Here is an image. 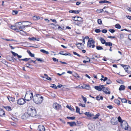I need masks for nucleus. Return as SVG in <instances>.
I'll return each mask as SVG.
<instances>
[{"mask_svg": "<svg viewBox=\"0 0 131 131\" xmlns=\"http://www.w3.org/2000/svg\"><path fill=\"white\" fill-rule=\"evenodd\" d=\"M33 100L34 103L37 104H41L43 100V97L39 94L35 95L33 97Z\"/></svg>", "mask_w": 131, "mask_h": 131, "instance_id": "nucleus-1", "label": "nucleus"}, {"mask_svg": "<svg viewBox=\"0 0 131 131\" xmlns=\"http://www.w3.org/2000/svg\"><path fill=\"white\" fill-rule=\"evenodd\" d=\"M27 113L30 116L32 117L35 116L36 115V109L33 107H29L28 108Z\"/></svg>", "mask_w": 131, "mask_h": 131, "instance_id": "nucleus-2", "label": "nucleus"}, {"mask_svg": "<svg viewBox=\"0 0 131 131\" xmlns=\"http://www.w3.org/2000/svg\"><path fill=\"white\" fill-rule=\"evenodd\" d=\"M33 97V94L32 92L30 90L27 91L24 97L25 100L29 101L31 100Z\"/></svg>", "mask_w": 131, "mask_h": 131, "instance_id": "nucleus-3", "label": "nucleus"}, {"mask_svg": "<svg viewBox=\"0 0 131 131\" xmlns=\"http://www.w3.org/2000/svg\"><path fill=\"white\" fill-rule=\"evenodd\" d=\"M121 126L122 128L125 130H127L128 131H130L131 130L130 127H129L127 123L125 121H123L122 123H121Z\"/></svg>", "mask_w": 131, "mask_h": 131, "instance_id": "nucleus-4", "label": "nucleus"}, {"mask_svg": "<svg viewBox=\"0 0 131 131\" xmlns=\"http://www.w3.org/2000/svg\"><path fill=\"white\" fill-rule=\"evenodd\" d=\"M104 85H101V86L102 88V90L106 94H110L111 92L109 91V88L107 87L105 88L104 86Z\"/></svg>", "mask_w": 131, "mask_h": 131, "instance_id": "nucleus-5", "label": "nucleus"}, {"mask_svg": "<svg viewBox=\"0 0 131 131\" xmlns=\"http://www.w3.org/2000/svg\"><path fill=\"white\" fill-rule=\"evenodd\" d=\"M25 100L23 98L20 99L18 100L17 103L19 105H23L25 103Z\"/></svg>", "mask_w": 131, "mask_h": 131, "instance_id": "nucleus-6", "label": "nucleus"}, {"mask_svg": "<svg viewBox=\"0 0 131 131\" xmlns=\"http://www.w3.org/2000/svg\"><path fill=\"white\" fill-rule=\"evenodd\" d=\"M95 41L92 38L89 39L87 43V45L90 48L91 47L92 44H94Z\"/></svg>", "mask_w": 131, "mask_h": 131, "instance_id": "nucleus-7", "label": "nucleus"}, {"mask_svg": "<svg viewBox=\"0 0 131 131\" xmlns=\"http://www.w3.org/2000/svg\"><path fill=\"white\" fill-rule=\"evenodd\" d=\"M53 107L54 108L57 110H58L61 108V106L57 103L53 104Z\"/></svg>", "mask_w": 131, "mask_h": 131, "instance_id": "nucleus-8", "label": "nucleus"}, {"mask_svg": "<svg viewBox=\"0 0 131 131\" xmlns=\"http://www.w3.org/2000/svg\"><path fill=\"white\" fill-rule=\"evenodd\" d=\"M76 45L78 48L82 50L84 48V45L82 43H79Z\"/></svg>", "mask_w": 131, "mask_h": 131, "instance_id": "nucleus-9", "label": "nucleus"}, {"mask_svg": "<svg viewBox=\"0 0 131 131\" xmlns=\"http://www.w3.org/2000/svg\"><path fill=\"white\" fill-rule=\"evenodd\" d=\"M38 129L40 131H45V127L42 125H39Z\"/></svg>", "mask_w": 131, "mask_h": 131, "instance_id": "nucleus-10", "label": "nucleus"}, {"mask_svg": "<svg viewBox=\"0 0 131 131\" xmlns=\"http://www.w3.org/2000/svg\"><path fill=\"white\" fill-rule=\"evenodd\" d=\"M123 65L124 66H123V67L125 70V71L128 74L130 73L131 71H128V68L129 66L127 65Z\"/></svg>", "mask_w": 131, "mask_h": 131, "instance_id": "nucleus-11", "label": "nucleus"}, {"mask_svg": "<svg viewBox=\"0 0 131 131\" xmlns=\"http://www.w3.org/2000/svg\"><path fill=\"white\" fill-rule=\"evenodd\" d=\"M75 18H77L78 19H73L75 21H80L82 23L83 20L82 18L80 17H79L78 16H75Z\"/></svg>", "mask_w": 131, "mask_h": 131, "instance_id": "nucleus-12", "label": "nucleus"}, {"mask_svg": "<svg viewBox=\"0 0 131 131\" xmlns=\"http://www.w3.org/2000/svg\"><path fill=\"white\" fill-rule=\"evenodd\" d=\"M11 53L13 54V56H17L18 58L19 59H20V58H22V56L21 55H18V54L11 51Z\"/></svg>", "mask_w": 131, "mask_h": 131, "instance_id": "nucleus-13", "label": "nucleus"}, {"mask_svg": "<svg viewBox=\"0 0 131 131\" xmlns=\"http://www.w3.org/2000/svg\"><path fill=\"white\" fill-rule=\"evenodd\" d=\"M67 124H69L70 126L71 127L74 126L76 125V124L74 122H68Z\"/></svg>", "mask_w": 131, "mask_h": 131, "instance_id": "nucleus-14", "label": "nucleus"}, {"mask_svg": "<svg viewBox=\"0 0 131 131\" xmlns=\"http://www.w3.org/2000/svg\"><path fill=\"white\" fill-rule=\"evenodd\" d=\"M28 39L30 41L32 40H37L38 41H39V39L38 38H35L34 37H32V38L29 37L28 38Z\"/></svg>", "mask_w": 131, "mask_h": 131, "instance_id": "nucleus-15", "label": "nucleus"}, {"mask_svg": "<svg viewBox=\"0 0 131 131\" xmlns=\"http://www.w3.org/2000/svg\"><path fill=\"white\" fill-rule=\"evenodd\" d=\"M80 12V10H70L69 11V13H73L75 14H78Z\"/></svg>", "mask_w": 131, "mask_h": 131, "instance_id": "nucleus-16", "label": "nucleus"}, {"mask_svg": "<svg viewBox=\"0 0 131 131\" xmlns=\"http://www.w3.org/2000/svg\"><path fill=\"white\" fill-rule=\"evenodd\" d=\"M101 85H100V86H94L95 89L99 91H101L102 90V88L101 86Z\"/></svg>", "mask_w": 131, "mask_h": 131, "instance_id": "nucleus-17", "label": "nucleus"}, {"mask_svg": "<svg viewBox=\"0 0 131 131\" xmlns=\"http://www.w3.org/2000/svg\"><path fill=\"white\" fill-rule=\"evenodd\" d=\"M101 41V43L103 44H105L106 41L103 38L100 37L99 39Z\"/></svg>", "mask_w": 131, "mask_h": 131, "instance_id": "nucleus-18", "label": "nucleus"}, {"mask_svg": "<svg viewBox=\"0 0 131 131\" xmlns=\"http://www.w3.org/2000/svg\"><path fill=\"white\" fill-rule=\"evenodd\" d=\"M125 86L124 85H122L120 86L119 90L120 91L123 90H125Z\"/></svg>", "mask_w": 131, "mask_h": 131, "instance_id": "nucleus-19", "label": "nucleus"}, {"mask_svg": "<svg viewBox=\"0 0 131 131\" xmlns=\"http://www.w3.org/2000/svg\"><path fill=\"white\" fill-rule=\"evenodd\" d=\"M5 114V112L2 109H0V116H2Z\"/></svg>", "mask_w": 131, "mask_h": 131, "instance_id": "nucleus-20", "label": "nucleus"}, {"mask_svg": "<svg viewBox=\"0 0 131 131\" xmlns=\"http://www.w3.org/2000/svg\"><path fill=\"white\" fill-rule=\"evenodd\" d=\"M40 17L38 16H35L33 17V19L34 20H37L40 19Z\"/></svg>", "mask_w": 131, "mask_h": 131, "instance_id": "nucleus-21", "label": "nucleus"}, {"mask_svg": "<svg viewBox=\"0 0 131 131\" xmlns=\"http://www.w3.org/2000/svg\"><path fill=\"white\" fill-rule=\"evenodd\" d=\"M96 99L98 101H99L100 100H102L103 99V97L102 96H101L100 97H99V96H97L96 97Z\"/></svg>", "mask_w": 131, "mask_h": 131, "instance_id": "nucleus-22", "label": "nucleus"}, {"mask_svg": "<svg viewBox=\"0 0 131 131\" xmlns=\"http://www.w3.org/2000/svg\"><path fill=\"white\" fill-rule=\"evenodd\" d=\"M7 97L8 100L10 102L11 101L13 102L14 100V99L13 97L9 96H8Z\"/></svg>", "mask_w": 131, "mask_h": 131, "instance_id": "nucleus-23", "label": "nucleus"}, {"mask_svg": "<svg viewBox=\"0 0 131 131\" xmlns=\"http://www.w3.org/2000/svg\"><path fill=\"white\" fill-rule=\"evenodd\" d=\"M84 114L88 117H90L92 116V115L89 112H86L84 113Z\"/></svg>", "mask_w": 131, "mask_h": 131, "instance_id": "nucleus-24", "label": "nucleus"}, {"mask_svg": "<svg viewBox=\"0 0 131 131\" xmlns=\"http://www.w3.org/2000/svg\"><path fill=\"white\" fill-rule=\"evenodd\" d=\"M115 103L117 104L118 105H120V103L118 99H115L114 100Z\"/></svg>", "mask_w": 131, "mask_h": 131, "instance_id": "nucleus-25", "label": "nucleus"}, {"mask_svg": "<svg viewBox=\"0 0 131 131\" xmlns=\"http://www.w3.org/2000/svg\"><path fill=\"white\" fill-rule=\"evenodd\" d=\"M27 52L28 53L29 55L31 57H34L35 55L34 54L32 53L29 50H28Z\"/></svg>", "mask_w": 131, "mask_h": 131, "instance_id": "nucleus-26", "label": "nucleus"}, {"mask_svg": "<svg viewBox=\"0 0 131 131\" xmlns=\"http://www.w3.org/2000/svg\"><path fill=\"white\" fill-rule=\"evenodd\" d=\"M118 98L121 99L123 103H127V100L125 99H122L120 97H118Z\"/></svg>", "mask_w": 131, "mask_h": 131, "instance_id": "nucleus-27", "label": "nucleus"}, {"mask_svg": "<svg viewBox=\"0 0 131 131\" xmlns=\"http://www.w3.org/2000/svg\"><path fill=\"white\" fill-rule=\"evenodd\" d=\"M40 51L43 53L46 54H48L49 53L48 52L46 51L44 49H41L40 50Z\"/></svg>", "mask_w": 131, "mask_h": 131, "instance_id": "nucleus-28", "label": "nucleus"}, {"mask_svg": "<svg viewBox=\"0 0 131 131\" xmlns=\"http://www.w3.org/2000/svg\"><path fill=\"white\" fill-rule=\"evenodd\" d=\"M112 43L110 42H106L105 43V45L106 46H112Z\"/></svg>", "mask_w": 131, "mask_h": 131, "instance_id": "nucleus-29", "label": "nucleus"}, {"mask_svg": "<svg viewBox=\"0 0 131 131\" xmlns=\"http://www.w3.org/2000/svg\"><path fill=\"white\" fill-rule=\"evenodd\" d=\"M115 27L117 29H120L121 28V25L118 24H116L115 25Z\"/></svg>", "mask_w": 131, "mask_h": 131, "instance_id": "nucleus-30", "label": "nucleus"}, {"mask_svg": "<svg viewBox=\"0 0 131 131\" xmlns=\"http://www.w3.org/2000/svg\"><path fill=\"white\" fill-rule=\"evenodd\" d=\"M80 109L79 107H78V106H76V112L79 113L80 114Z\"/></svg>", "mask_w": 131, "mask_h": 131, "instance_id": "nucleus-31", "label": "nucleus"}, {"mask_svg": "<svg viewBox=\"0 0 131 131\" xmlns=\"http://www.w3.org/2000/svg\"><path fill=\"white\" fill-rule=\"evenodd\" d=\"M28 58H25L23 59H19V60L20 61H28Z\"/></svg>", "mask_w": 131, "mask_h": 131, "instance_id": "nucleus-32", "label": "nucleus"}, {"mask_svg": "<svg viewBox=\"0 0 131 131\" xmlns=\"http://www.w3.org/2000/svg\"><path fill=\"white\" fill-rule=\"evenodd\" d=\"M19 23H20L21 24H22V23L21 22H19L18 23H17L15 24V26H16V28H17V30L18 28H17V26H20V25H19Z\"/></svg>", "mask_w": 131, "mask_h": 131, "instance_id": "nucleus-33", "label": "nucleus"}, {"mask_svg": "<svg viewBox=\"0 0 131 131\" xmlns=\"http://www.w3.org/2000/svg\"><path fill=\"white\" fill-rule=\"evenodd\" d=\"M4 107L7 111H10L11 110V108L9 106H7L5 107Z\"/></svg>", "mask_w": 131, "mask_h": 131, "instance_id": "nucleus-34", "label": "nucleus"}, {"mask_svg": "<svg viewBox=\"0 0 131 131\" xmlns=\"http://www.w3.org/2000/svg\"><path fill=\"white\" fill-rule=\"evenodd\" d=\"M10 28L11 29L14 30H17V29L16 28V26H11Z\"/></svg>", "mask_w": 131, "mask_h": 131, "instance_id": "nucleus-35", "label": "nucleus"}, {"mask_svg": "<svg viewBox=\"0 0 131 131\" xmlns=\"http://www.w3.org/2000/svg\"><path fill=\"white\" fill-rule=\"evenodd\" d=\"M36 59L37 60L40 61L41 62H44V61L43 60H42L40 58H36Z\"/></svg>", "mask_w": 131, "mask_h": 131, "instance_id": "nucleus-36", "label": "nucleus"}, {"mask_svg": "<svg viewBox=\"0 0 131 131\" xmlns=\"http://www.w3.org/2000/svg\"><path fill=\"white\" fill-rule=\"evenodd\" d=\"M17 28H18L19 29H22L25 28V26L23 25L21 26H17Z\"/></svg>", "mask_w": 131, "mask_h": 131, "instance_id": "nucleus-37", "label": "nucleus"}, {"mask_svg": "<svg viewBox=\"0 0 131 131\" xmlns=\"http://www.w3.org/2000/svg\"><path fill=\"white\" fill-rule=\"evenodd\" d=\"M97 22L100 25H101L102 24V21L100 19H98L97 20Z\"/></svg>", "mask_w": 131, "mask_h": 131, "instance_id": "nucleus-38", "label": "nucleus"}, {"mask_svg": "<svg viewBox=\"0 0 131 131\" xmlns=\"http://www.w3.org/2000/svg\"><path fill=\"white\" fill-rule=\"evenodd\" d=\"M96 49L99 50H101L103 49V48L102 47L97 46L96 47Z\"/></svg>", "mask_w": 131, "mask_h": 131, "instance_id": "nucleus-39", "label": "nucleus"}, {"mask_svg": "<svg viewBox=\"0 0 131 131\" xmlns=\"http://www.w3.org/2000/svg\"><path fill=\"white\" fill-rule=\"evenodd\" d=\"M51 87L55 89H57V87L55 84H52Z\"/></svg>", "mask_w": 131, "mask_h": 131, "instance_id": "nucleus-40", "label": "nucleus"}, {"mask_svg": "<svg viewBox=\"0 0 131 131\" xmlns=\"http://www.w3.org/2000/svg\"><path fill=\"white\" fill-rule=\"evenodd\" d=\"M85 85L84 89H87L89 90L90 88V86L89 85L85 84Z\"/></svg>", "mask_w": 131, "mask_h": 131, "instance_id": "nucleus-41", "label": "nucleus"}, {"mask_svg": "<svg viewBox=\"0 0 131 131\" xmlns=\"http://www.w3.org/2000/svg\"><path fill=\"white\" fill-rule=\"evenodd\" d=\"M67 118L70 119L74 120L75 119V117H70L68 116L67 117Z\"/></svg>", "mask_w": 131, "mask_h": 131, "instance_id": "nucleus-42", "label": "nucleus"}, {"mask_svg": "<svg viewBox=\"0 0 131 131\" xmlns=\"http://www.w3.org/2000/svg\"><path fill=\"white\" fill-rule=\"evenodd\" d=\"M125 34H121L120 35V38L121 39H123L124 37Z\"/></svg>", "mask_w": 131, "mask_h": 131, "instance_id": "nucleus-43", "label": "nucleus"}, {"mask_svg": "<svg viewBox=\"0 0 131 131\" xmlns=\"http://www.w3.org/2000/svg\"><path fill=\"white\" fill-rule=\"evenodd\" d=\"M118 121L121 123H121H122V121H123L122 120L121 117L120 116H119L118 118Z\"/></svg>", "mask_w": 131, "mask_h": 131, "instance_id": "nucleus-44", "label": "nucleus"}, {"mask_svg": "<svg viewBox=\"0 0 131 131\" xmlns=\"http://www.w3.org/2000/svg\"><path fill=\"white\" fill-rule=\"evenodd\" d=\"M99 115L100 114L99 113L97 114L93 118L95 119L98 118V117L99 116Z\"/></svg>", "mask_w": 131, "mask_h": 131, "instance_id": "nucleus-45", "label": "nucleus"}, {"mask_svg": "<svg viewBox=\"0 0 131 131\" xmlns=\"http://www.w3.org/2000/svg\"><path fill=\"white\" fill-rule=\"evenodd\" d=\"M67 107L72 111H74V109L71 106H67Z\"/></svg>", "mask_w": 131, "mask_h": 131, "instance_id": "nucleus-46", "label": "nucleus"}, {"mask_svg": "<svg viewBox=\"0 0 131 131\" xmlns=\"http://www.w3.org/2000/svg\"><path fill=\"white\" fill-rule=\"evenodd\" d=\"M18 13V11H15V10L13 11L12 14L13 15H16Z\"/></svg>", "mask_w": 131, "mask_h": 131, "instance_id": "nucleus-47", "label": "nucleus"}, {"mask_svg": "<svg viewBox=\"0 0 131 131\" xmlns=\"http://www.w3.org/2000/svg\"><path fill=\"white\" fill-rule=\"evenodd\" d=\"M76 88H80V89H84V87L83 86H80V85H79V86H76L75 87Z\"/></svg>", "mask_w": 131, "mask_h": 131, "instance_id": "nucleus-48", "label": "nucleus"}, {"mask_svg": "<svg viewBox=\"0 0 131 131\" xmlns=\"http://www.w3.org/2000/svg\"><path fill=\"white\" fill-rule=\"evenodd\" d=\"M112 83V81L109 79H108L106 81V84H111Z\"/></svg>", "mask_w": 131, "mask_h": 131, "instance_id": "nucleus-49", "label": "nucleus"}, {"mask_svg": "<svg viewBox=\"0 0 131 131\" xmlns=\"http://www.w3.org/2000/svg\"><path fill=\"white\" fill-rule=\"evenodd\" d=\"M95 31L97 33H99L101 32V30L100 29H96L95 30Z\"/></svg>", "mask_w": 131, "mask_h": 131, "instance_id": "nucleus-50", "label": "nucleus"}, {"mask_svg": "<svg viewBox=\"0 0 131 131\" xmlns=\"http://www.w3.org/2000/svg\"><path fill=\"white\" fill-rule=\"evenodd\" d=\"M108 31L111 33H113L115 32V30L113 29H110Z\"/></svg>", "mask_w": 131, "mask_h": 131, "instance_id": "nucleus-51", "label": "nucleus"}, {"mask_svg": "<svg viewBox=\"0 0 131 131\" xmlns=\"http://www.w3.org/2000/svg\"><path fill=\"white\" fill-rule=\"evenodd\" d=\"M107 30L106 29H104L102 30V32L104 33H106L107 32Z\"/></svg>", "mask_w": 131, "mask_h": 131, "instance_id": "nucleus-52", "label": "nucleus"}, {"mask_svg": "<svg viewBox=\"0 0 131 131\" xmlns=\"http://www.w3.org/2000/svg\"><path fill=\"white\" fill-rule=\"evenodd\" d=\"M79 105V106H81L82 107H85V104H82L81 103H80Z\"/></svg>", "mask_w": 131, "mask_h": 131, "instance_id": "nucleus-53", "label": "nucleus"}, {"mask_svg": "<svg viewBox=\"0 0 131 131\" xmlns=\"http://www.w3.org/2000/svg\"><path fill=\"white\" fill-rule=\"evenodd\" d=\"M82 23L80 21H79L76 24V25H77L78 26H80V25L82 24Z\"/></svg>", "mask_w": 131, "mask_h": 131, "instance_id": "nucleus-54", "label": "nucleus"}, {"mask_svg": "<svg viewBox=\"0 0 131 131\" xmlns=\"http://www.w3.org/2000/svg\"><path fill=\"white\" fill-rule=\"evenodd\" d=\"M122 81L121 80H117V82L120 83H122Z\"/></svg>", "mask_w": 131, "mask_h": 131, "instance_id": "nucleus-55", "label": "nucleus"}, {"mask_svg": "<svg viewBox=\"0 0 131 131\" xmlns=\"http://www.w3.org/2000/svg\"><path fill=\"white\" fill-rule=\"evenodd\" d=\"M105 3V0L100 1L99 2V3Z\"/></svg>", "mask_w": 131, "mask_h": 131, "instance_id": "nucleus-56", "label": "nucleus"}, {"mask_svg": "<svg viewBox=\"0 0 131 131\" xmlns=\"http://www.w3.org/2000/svg\"><path fill=\"white\" fill-rule=\"evenodd\" d=\"M52 59H53V60L54 62H56V61L58 62V59H56L55 58H52Z\"/></svg>", "mask_w": 131, "mask_h": 131, "instance_id": "nucleus-57", "label": "nucleus"}, {"mask_svg": "<svg viewBox=\"0 0 131 131\" xmlns=\"http://www.w3.org/2000/svg\"><path fill=\"white\" fill-rule=\"evenodd\" d=\"M118 122L116 121L115 122H112V124L113 125H116L117 124Z\"/></svg>", "mask_w": 131, "mask_h": 131, "instance_id": "nucleus-58", "label": "nucleus"}, {"mask_svg": "<svg viewBox=\"0 0 131 131\" xmlns=\"http://www.w3.org/2000/svg\"><path fill=\"white\" fill-rule=\"evenodd\" d=\"M86 57V60H87V61H88V62H90V60L89 59L88 57Z\"/></svg>", "mask_w": 131, "mask_h": 131, "instance_id": "nucleus-59", "label": "nucleus"}, {"mask_svg": "<svg viewBox=\"0 0 131 131\" xmlns=\"http://www.w3.org/2000/svg\"><path fill=\"white\" fill-rule=\"evenodd\" d=\"M107 107L109 108V109H111L113 108V107L112 105H109L107 106Z\"/></svg>", "mask_w": 131, "mask_h": 131, "instance_id": "nucleus-60", "label": "nucleus"}, {"mask_svg": "<svg viewBox=\"0 0 131 131\" xmlns=\"http://www.w3.org/2000/svg\"><path fill=\"white\" fill-rule=\"evenodd\" d=\"M64 55H66V56H67V55L70 56L71 55V54L68 53H64Z\"/></svg>", "mask_w": 131, "mask_h": 131, "instance_id": "nucleus-61", "label": "nucleus"}, {"mask_svg": "<svg viewBox=\"0 0 131 131\" xmlns=\"http://www.w3.org/2000/svg\"><path fill=\"white\" fill-rule=\"evenodd\" d=\"M58 30H61L62 29V28L60 26H59L58 25Z\"/></svg>", "mask_w": 131, "mask_h": 131, "instance_id": "nucleus-62", "label": "nucleus"}, {"mask_svg": "<svg viewBox=\"0 0 131 131\" xmlns=\"http://www.w3.org/2000/svg\"><path fill=\"white\" fill-rule=\"evenodd\" d=\"M46 79L49 81H51V78L49 77H48V76L46 78Z\"/></svg>", "mask_w": 131, "mask_h": 131, "instance_id": "nucleus-63", "label": "nucleus"}, {"mask_svg": "<svg viewBox=\"0 0 131 131\" xmlns=\"http://www.w3.org/2000/svg\"><path fill=\"white\" fill-rule=\"evenodd\" d=\"M126 17H127L128 19H129V20L131 19V16H127Z\"/></svg>", "mask_w": 131, "mask_h": 131, "instance_id": "nucleus-64", "label": "nucleus"}]
</instances>
